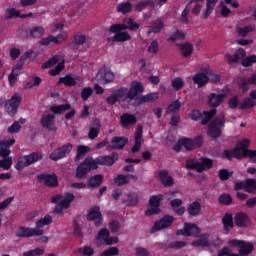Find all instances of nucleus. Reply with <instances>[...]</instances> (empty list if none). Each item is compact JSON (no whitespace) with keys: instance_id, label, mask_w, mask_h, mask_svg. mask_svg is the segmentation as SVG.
I'll return each mask as SVG.
<instances>
[{"instance_id":"obj_1","label":"nucleus","mask_w":256,"mask_h":256,"mask_svg":"<svg viewBox=\"0 0 256 256\" xmlns=\"http://www.w3.org/2000/svg\"><path fill=\"white\" fill-rule=\"evenodd\" d=\"M12 145H15L14 138L0 141V157H3V159L0 160V168L4 169V171H9L11 165H13V158L9 157V155H11L9 147Z\"/></svg>"},{"instance_id":"obj_2","label":"nucleus","mask_w":256,"mask_h":256,"mask_svg":"<svg viewBox=\"0 0 256 256\" xmlns=\"http://www.w3.org/2000/svg\"><path fill=\"white\" fill-rule=\"evenodd\" d=\"M75 201L73 193H66L64 196L56 195L51 198V203H55L54 213H63L65 209L71 207V203Z\"/></svg>"},{"instance_id":"obj_3","label":"nucleus","mask_w":256,"mask_h":256,"mask_svg":"<svg viewBox=\"0 0 256 256\" xmlns=\"http://www.w3.org/2000/svg\"><path fill=\"white\" fill-rule=\"evenodd\" d=\"M211 167H213V160L209 158L188 159L186 161V169H196L197 173H203L205 169H211Z\"/></svg>"},{"instance_id":"obj_4","label":"nucleus","mask_w":256,"mask_h":256,"mask_svg":"<svg viewBox=\"0 0 256 256\" xmlns=\"http://www.w3.org/2000/svg\"><path fill=\"white\" fill-rule=\"evenodd\" d=\"M223 127H225V114H220L209 125V137H212V139H217V137H221Z\"/></svg>"},{"instance_id":"obj_5","label":"nucleus","mask_w":256,"mask_h":256,"mask_svg":"<svg viewBox=\"0 0 256 256\" xmlns=\"http://www.w3.org/2000/svg\"><path fill=\"white\" fill-rule=\"evenodd\" d=\"M41 159H43V154L41 153H32L30 155L22 156L18 158V163L16 164L15 169L21 171L22 169H25V167H29V165L41 161Z\"/></svg>"},{"instance_id":"obj_6","label":"nucleus","mask_w":256,"mask_h":256,"mask_svg":"<svg viewBox=\"0 0 256 256\" xmlns=\"http://www.w3.org/2000/svg\"><path fill=\"white\" fill-rule=\"evenodd\" d=\"M126 29H129V31H137L139 29V24L135 22L134 19L128 18L124 20L123 24H113L108 28V31H126Z\"/></svg>"},{"instance_id":"obj_7","label":"nucleus","mask_w":256,"mask_h":256,"mask_svg":"<svg viewBox=\"0 0 256 256\" xmlns=\"http://www.w3.org/2000/svg\"><path fill=\"white\" fill-rule=\"evenodd\" d=\"M19 105H21V96L15 94L10 100L5 103L4 108L8 115H10V117H13L17 114V109H19Z\"/></svg>"},{"instance_id":"obj_8","label":"nucleus","mask_w":256,"mask_h":256,"mask_svg":"<svg viewBox=\"0 0 256 256\" xmlns=\"http://www.w3.org/2000/svg\"><path fill=\"white\" fill-rule=\"evenodd\" d=\"M31 54V52H26L24 55L21 56L18 64L13 68L11 74L8 77L10 85H15V81H17V77H19V71L23 69V61L29 59V57H31Z\"/></svg>"},{"instance_id":"obj_9","label":"nucleus","mask_w":256,"mask_h":256,"mask_svg":"<svg viewBox=\"0 0 256 256\" xmlns=\"http://www.w3.org/2000/svg\"><path fill=\"white\" fill-rule=\"evenodd\" d=\"M161 201H163V195L152 196L149 200V209L145 211V215H147V217H151V215H157V213L161 211L159 209Z\"/></svg>"},{"instance_id":"obj_10","label":"nucleus","mask_w":256,"mask_h":256,"mask_svg":"<svg viewBox=\"0 0 256 256\" xmlns=\"http://www.w3.org/2000/svg\"><path fill=\"white\" fill-rule=\"evenodd\" d=\"M175 218L173 216L166 215L161 220H158L154 223L151 233H157V231H162V229H167L173 225Z\"/></svg>"},{"instance_id":"obj_11","label":"nucleus","mask_w":256,"mask_h":256,"mask_svg":"<svg viewBox=\"0 0 256 256\" xmlns=\"http://www.w3.org/2000/svg\"><path fill=\"white\" fill-rule=\"evenodd\" d=\"M43 235L45 231L27 227H20L16 232V237H43Z\"/></svg>"},{"instance_id":"obj_12","label":"nucleus","mask_w":256,"mask_h":256,"mask_svg":"<svg viewBox=\"0 0 256 256\" xmlns=\"http://www.w3.org/2000/svg\"><path fill=\"white\" fill-rule=\"evenodd\" d=\"M234 189L239 191L243 189L246 193H255L256 181L253 179H247L246 181H236Z\"/></svg>"},{"instance_id":"obj_13","label":"nucleus","mask_w":256,"mask_h":256,"mask_svg":"<svg viewBox=\"0 0 256 256\" xmlns=\"http://www.w3.org/2000/svg\"><path fill=\"white\" fill-rule=\"evenodd\" d=\"M40 125L48 131H57V125H55V115L51 113L42 115Z\"/></svg>"},{"instance_id":"obj_14","label":"nucleus","mask_w":256,"mask_h":256,"mask_svg":"<svg viewBox=\"0 0 256 256\" xmlns=\"http://www.w3.org/2000/svg\"><path fill=\"white\" fill-rule=\"evenodd\" d=\"M72 149H73V145H71L69 143L65 144L61 148L54 150L50 154V159H52V161H57L59 159H63V157H65L66 155H69V153H71Z\"/></svg>"},{"instance_id":"obj_15","label":"nucleus","mask_w":256,"mask_h":256,"mask_svg":"<svg viewBox=\"0 0 256 256\" xmlns=\"http://www.w3.org/2000/svg\"><path fill=\"white\" fill-rule=\"evenodd\" d=\"M114 33L113 37H108L107 41H113L114 43H125V41H131V35L128 34V32H125L123 30L118 31H109L106 33Z\"/></svg>"},{"instance_id":"obj_16","label":"nucleus","mask_w":256,"mask_h":256,"mask_svg":"<svg viewBox=\"0 0 256 256\" xmlns=\"http://www.w3.org/2000/svg\"><path fill=\"white\" fill-rule=\"evenodd\" d=\"M97 79L102 85H107L115 81V74L111 70L102 69L97 73Z\"/></svg>"},{"instance_id":"obj_17","label":"nucleus","mask_w":256,"mask_h":256,"mask_svg":"<svg viewBox=\"0 0 256 256\" xmlns=\"http://www.w3.org/2000/svg\"><path fill=\"white\" fill-rule=\"evenodd\" d=\"M88 221H94L96 226L101 225L103 222V216L101 215V210L98 206H93L90 208L88 215H87Z\"/></svg>"},{"instance_id":"obj_18","label":"nucleus","mask_w":256,"mask_h":256,"mask_svg":"<svg viewBox=\"0 0 256 256\" xmlns=\"http://www.w3.org/2000/svg\"><path fill=\"white\" fill-rule=\"evenodd\" d=\"M40 183L46 185V187H57L59 185V181L57 180V176L52 174H41L38 176Z\"/></svg>"},{"instance_id":"obj_19","label":"nucleus","mask_w":256,"mask_h":256,"mask_svg":"<svg viewBox=\"0 0 256 256\" xmlns=\"http://www.w3.org/2000/svg\"><path fill=\"white\" fill-rule=\"evenodd\" d=\"M17 17H20L21 19H27V17H33V13H28V14H22L21 15V11L15 9V8H7L5 10V14H4V19H15Z\"/></svg>"},{"instance_id":"obj_20","label":"nucleus","mask_w":256,"mask_h":256,"mask_svg":"<svg viewBox=\"0 0 256 256\" xmlns=\"http://www.w3.org/2000/svg\"><path fill=\"white\" fill-rule=\"evenodd\" d=\"M143 91V84L141 82L134 81L131 83L130 89L128 90L127 98L133 101L137 95Z\"/></svg>"},{"instance_id":"obj_21","label":"nucleus","mask_w":256,"mask_h":256,"mask_svg":"<svg viewBox=\"0 0 256 256\" xmlns=\"http://www.w3.org/2000/svg\"><path fill=\"white\" fill-rule=\"evenodd\" d=\"M238 85L243 93H247L249 85H256V74H252L249 78H239Z\"/></svg>"},{"instance_id":"obj_22","label":"nucleus","mask_w":256,"mask_h":256,"mask_svg":"<svg viewBox=\"0 0 256 256\" xmlns=\"http://www.w3.org/2000/svg\"><path fill=\"white\" fill-rule=\"evenodd\" d=\"M246 151L247 149H242L237 146V148L232 151L225 150L223 157H226V159H233V157L236 159H243V157H245Z\"/></svg>"},{"instance_id":"obj_23","label":"nucleus","mask_w":256,"mask_h":256,"mask_svg":"<svg viewBox=\"0 0 256 256\" xmlns=\"http://www.w3.org/2000/svg\"><path fill=\"white\" fill-rule=\"evenodd\" d=\"M245 55H247L245 49L240 48L235 52L234 55L226 54L225 58L228 61V63H239V61L242 62L243 59H245Z\"/></svg>"},{"instance_id":"obj_24","label":"nucleus","mask_w":256,"mask_h":256,"mask_svg":"<svg viewBox=\"0 0 256 256\" xmlns=\"http://www.w3.org/2000/svg\"><path fill=\"white\" fill-rule=\"evenodd\" d=\"M178 235H186V237L199 235V227L195 224H185L184 229L178 231Z\"/></svg>"},{"instance_id":"obj_25","label":"nucleus","mask_w":256,"mask_h":256,"mask_svg":"<svg viewBox=\"0 0 256 256\" xmlns=\"http://www.w3.org/2000/svg\"><path fill=\"white\" fill-rule=\"evenodd\" d=\"M178 49H179L181 55L185 58L191 57V55H193V51H195V49L193 48V44H191L189 42L179 44Z\"/></svg>"},{"instance_id":"obj_26","label":"nucleus","mask_w":256,"mask_h":256,"mask_svg":"<svg viewBox=\"0 0 256 256\" xmlns=\"http://www.w3.org/2000/svg\"><path fill=\"white\" fill-rule=\"evenodd\" d=\"M234 223L237 225V227H249V216L243 212H240L235 215Z\"/></svg>"},{"instance_id":"obj_27","label":"nucleus","mask_w":256,"mask_h":256,"mask_svg":"<svg viewBox=\"0 0 256 256\" xmlns=\"http://www.w3.org/2000/svg\"><path fill=\"white\" fill-rule=\"evenodd\" d=\"M223 99H225V94L212 93L208 97V105L210 107H219L223 103Z\"/></svg>"},{"instance_id":"obj_28","label":"nucleus","mask_w":256,"mask_h":256,"mask_svg":"<svg viewBox=\"0 0 256 256\" xmlns=\"http://www.w3.org/2000/svg\"><path fill=\"white\" fill-rule=\"evenodd\" d=\"M143 137V127L138 125L135 132V145L132 147V153H137L141 149V139Z\"/></svg>"},{"instance_id":"obj_29","label":"nucleus","mask_w":256,"mask_h":256,"mask_svg":"<svg viewBox=\"0 0 256 256\" xmlns=\"http://www.w3.org/2000/svg\"><path fill=\"white\" fill-rule=\"evenodd\" d=\"M77 81H80L79 85H83V79L81 78H73L72 76H65L60 78L59 83H63V85H66V87H73L77 85Z\"/></svg>"},{"instance_id":"obj_30","label":"nucleus","mask_w":256,"mask_h":256,"mask_svg":"<svg viewBox=\"0 0 256 256\" xmlns=\"http://www.w3.org/2000/svg\"><path fill=\"white\" fill-rule=\"evenodd\" d=\"M99 131H101V121L94 120L92 122V126L89 129L88 137L89 139H95L99 135Z\"/></svg>"},{"instance_id":"obj_31","label":"nucleus","mask_w":256,"mask_h":256,"mask_svg":"<svg viewBox=\"0 0 256 256\" xmlns=\"http://www.w3.org/2000/svg\"><path fill=\"white\" fill-rule=\"evenodd\" d=\"M53 223V217L47 214L44 217L40 218L36 221V227L34 229H39V231H43V227H47Z\"/></svg>"},{"instance_id":"obj_32","label":"nucleus","mask_w":256,"mask_h":256,"mask_svg":"<svg viewBox=\"0 0 256 256\" xmlns=\"http://www.w3.org/2000/svg\"><path fill=\"white\" fill-rule=\"evenodd\" d=\"M119 159V156L117 154H113L110 156H100L98 157L99 165H106L108 167H111L115 161Z\"/></svg>"},{"instance_id":"obj_33","label":"nucleus","mask_w":256,"mask_h":256,"mask_svg":"<svg viewBox=\"0 0 256 256\" xmlns=\"http://www.w3.org/2000/svg\"><path fill=\"white\" fill-rule=\"evenodd\" d=\"M254 31H256V27L253 24L236 28L238 37H247L249 33H253Z\"/></svg>"},{"instance_id":"obj_34","label":"nucleus","mask_w":256,"mask_h":256,"mask_svg":"<svg viewBox=\"0 0 256 256\" xmlns=\"http://www.w3.org/2000/svg\"><path fill=\"white\" fill-rule=\"evenodd\" d=\"M210 242L209 234H203L197 241L192 242V247H209Z\"/></svg>"},{"instance_id":"obj_35","label":"nucleus","mask_w":256,"mask_h":256,"mask_svg":"<svg viewBox=\"0 0 256 256\" xmlns=\"http://www.w3.org/2000/svg\"><path fill=\"white\" fill-rule=\"evenodd\" d=\"M120 121L123 127H129V125H135L137 123V117L133 114H123Z\"/></svg>"},{"instance_id":"obj_36","label":"nucleus","mask_w":256,"mask_h":256,"mask_svg":"<svg viewBox=\"0 0 256 256\" xmlns=\"http://www.w3.org/2000/svg\"><path fill=\"white\" fill-rule=\"evenodd\" d=\"M170 205L177 215H183L185 213V207L181 206L183 205L182 199H174L170 202Z\"/></svg>"},{"instance_id":"obj_37","label":"nucleus","mask_w":256,"mask_h":256,"mask_svg":"<svg viewBox=\"0 0 256 256\" xmlns=\"http://www.w3.org/2000/svg\"><path fill=\"white\" fill-rule=\"evenodd\" d=\"M122 203H125L128 207H134L139 203V196L136 193H130L123 198Z\"/></svg>"},{"instance_id":"obj_38","label":"nucleus","mask_w":256,"mask_h":256,"mask_svg":"<svg viewBox=\"0 0 256 256\" xmlns=\"http://www.w3.org/2000/svg\"><path fill=\"white\" fill-rule=\"evenodd\" d=\"M218 2L219 0H206V8L203 12V19H207L209 15L213 13L215 10V5H217Z\"/></svg>"},{"instance_id":"obj_39","label":"nucleus","mask_w":256,"mask_h":256,"mask_svg":"<svg viewBox=\"0 0 256 256\" xmlns=\"http://www.w3.org/2000/svg\"><path fill=\"white\" fill-rule=\"evenodd\" d=\"M27 33L30 37L38 39L39 37H43V35H45V28H43V26H34L30 28Z\"/></svg>"},{"instance_id":"obj_40","label":"nucleus","mask_w":256,"mask_h":256,"mask_svg":"<svg viewBox=\"0 0 256 256\" xmlns=\"http://www.w3.org/2000/svg\"><path fill=\"white\" fill-rule=\"evenodd\" d=\"M180 145H183L186 151H193L195 147H201V143H197L189 138H183L180 140Z\"/></svg>"},{"instance_id":"obj_41","label":"nucleus","mask_w":256,"mask_h":256,"mask_svg":"<svg viewBox=\"0 0 256 256\" xmlns=\"http://www.w3.org/2000/svg\"><path fill=\"white\" fill-rule=\"evenodd\" d=\"M159 177L164 187H171L174 183L173 177L169 176V173H167V171H160Z\"/></svg>"},{"instance_id":"obj_42","label":"nucleus","mask_w":256,"mask_h":256,"mask_svg":"<svg viewBox=\"0 0 256 256\" xmlns=\"http://www.w3.org/2000/svg\"><path fill=\"white\" fill-rule=\"evenodd\" d=\"M193 81L199 87H203V85H207V83H209V76L205 73H198L193 77Z\"/></svg>"},{"instance_id":"obj_43","label":"nucleus","mask_w":256,"mask_h":256,"mask_svg":"<svg viewBox=\"0 0 256 256\" xmlns=\"http://www.w3.org/2000/svg\"><path fill=\"white\" fill-rule=\"evenodd\" d=\"M69 38V34L67 32H61L57 36L50 35V43H54V45H61V43H65V40Z\"/></svg>"},{"instance_id":"obj_44","label":"nucleus","mask_w":256,"mask_h":256,"mask_svg":"<svg viewBox=\"0 0 256 256\" xmlns=\"http://www.w3.org/2000/svg\"><path fill=\"white\" fill-rule=\"evenodd\" d=\"M159 99V93L153 92L139 98V103H155Z\"/></svg>"},{"instance_id":"obj_45","label":"nucleus","mask_w":256,"mask_h":256,"mask_svg":"<svg viewBox=\"0 0 256 256\" xmlns=\"http://www.w3.org/2000/svg\"><path fill=\"white\" fill-rule=\"evenodd\" d=\"M87 167L88 171H92L93 169H97L99 167V158L88 157L83 162Z\"/></svg>"},{"instance_id":"obj_46","label":"nucleus","mask_w":256,"mask_h":256,"mask_svg":"<svg viewBox=\"0 0 256 256\" xmlns=\"http://www.w3.org/2000/svg\"><path fill=\"white\" fill-rule=\"evenodd\" d=\"M154 5L155 2H153V0H143L135 4L134 9L140 13V11H143V9H147V7H153Z\"/></svg>"},{"instance_id":"obj_47","label":"nucleus","mask_w":256,"mask_h":256,"mask_svg":"<svg viewBox=\"0 0 256 256\" xmlns=\"http://www.w3.org/2000/svg\"><path fill=\"white\" fill-rule=\"evenodd\" d=\"M127 145V139L123 137H115L112 139V149H123Z\"/></svg>"},{"instance_id":"obj_48","label":"nucleus","mask_w":256,"mask_h":256,"mask_svg":"<svg viewBox=\"0 0 256 256\" xmlns=\"http://www.w3.org/2000/svg\"><path fill=\"white\" fill-rule=\"evenodd\" d=\"M253 251V243L245 242L242 240V245L239 248V256L249 255Z\"/></svg>"},{"instance_id":"obj_49","label":"nucleus","mask_w":256,"mask_h":256,"mask_svg":"<svg viewBox=\"0 0 256 256\" xmlns=\"http://www.w3.org/2000/svg\"><path fill=\"white\" fill-rule=\"evenodd\" d=\"M108 239H109V230L102 229L99 231L96 241L97 243H99V245H103V243L107 244Z\"/></svg>"},{"instance_id":"obj_50","label":"nucleus","mask_w":256,"mask_h":256,"mask_svg":"<svg viewBox=\"0 0 256 256\" xmlns=\"http://www.w3.org/2000/svg\"><path fill=\"white\" fill-rule=\"evenodd\" d=\"M103 183V175L97 174L88 180L89 187H99Z\"/></svg>"},{"instance_id":"obj_51","label":"nucleus","mask_w":256,"mask_h":256,"mask_svg":"<svg viewBox=\"0 0 256 256\" xmlns=\"http://www.w3.org/2000/svg\"><path fill=\"white\" fill-rule=\"evenodd\" d=\"M222 223L224 225L225 231H231L233 228V215L226 214L222 219Z\"/></svg>"},{"instance_id":"obj_52","label":"nucleus","mask_w":256,"mask_h":256,"mask_svg":"<svg viewBox=\"0 0 256 256\" xmlns=\"http://www.w3.org/2000/svg\"><path fill=\"white\" fill-rule=\"evenodd\" d=\"M117 11H119V13H123V15H125V14L131 13V11H133V6L129 2H123L117 6Z\"/></svg>"},{"instance_id":"obj_53","label":"nucleus","mask_w":256,"mask_h":256,"mask_svg":"<svg viewBox=\"0 0 256 256\" xmlns=\"http://www.w3.org/2000/svg\"><path fill=\"white\" fill-rule=\"evenodd\" d=\"M216 114H217V110L216 109H212L210 111H205L204 114H203L201 123L203 125H207V123L209 121H211V119H213V117H215Z\"/></svg>"},{"instance_id":"obj_54","label":"nucleus","mask_w":256,"mask_h":256,"mask_svg":"<svg viewBox=\"0 0 256 256\" xmlns=\"http://www.w3.org/2000/svg\"><path fill=\"white\" fill-rule=\"evenodd\" d=\"M69 109H71L70 104H62V105H59V106H52L50 108L52 113H55L56 115L59 114V113H65V111H69Z\"/></svg>"},{"instance_id":"obj_55","label":"nucleus","mask_w":256,"mask_h":256,"mask_svg":"<svg viewBox=\"0 0 256 256\" xmlns=\"http://www.w3.org/2000/svg\"><path fill=\"white\" fill-rule=\"evenodd\" d=\"M89 171L90 170L85 166L84 162H82L76 170V177H78V179H83Z\"/></svg>"},{"instance_id":"obj_56","label":"nucleus","mask_w":256,"mask_h":256,"mask_svg":"<svg viewBox=\"0 0 256 256\" xmlns=\"http://www.w3.org/2000/svg\"><path fill=\"white\" fill-rule=\"evenodd\" d=\"M188 212L194 217L199 215V213H201V204H199V202H194L190 204V206L188 207Z\"/></svg>"},{"instance_id":"obj_57","label":"nucleus","mask_w":256,"mask_h":256,"mask_svg":"<svg viewBox=\"0 0 256 256\" xmlns=\"http://www.w3.org/2000/svg\"><path fill=\"white\" fill-rule=\"evenodd\" d=\"M114 94H116L118 101H125L126 99H128L127 98L128 89L125 87L119 88L114 92Z\"/></svg>"},{"instance_id":"obj_58","label":"nucleus","mask_w":256,"mask_h":256,"mask_svg":"<svg viewBox=\"0 0 256 256\" xmlns=\"http://www.w3.org/2000/svg\"><path fill=\"white\" fill-rule=\"evenodd\" d=\"M41 78L39 76H32L31 81L26 83V89H33V87H39L41 85Z\"/></svg>"},{"instance_id":"obj_59","label":"nucleus","mask_w":256,"mask_h":256,"mask_svg":"<svg viewBox=\"0 0 256 256\" xmlns=\"http://www.w3.org/2000/svg\"><path fill=\"white\" fill-rule=\"evenodd\" d=\"M256 103L253 101L251 98H246L244 99L240 104L239 108L240 109H253L255 107Z\"/></svg>"},{"instance_id":"obj_60","label":"nucleus","mask_w":256,"mask_h":256,"mask_svg":"<svg viewBox=\"0 0 256 256\" xmlns=\"http://www.w3.org/2000/svg\"><path fill=\"white\" fill-rule=\"evenodd\" d=\"M163 27H164L163 21L158 20L148 30L147 35H151V33H159V31H161V29H163Z\"/></svg>"},{"instance_id":"obj_61","label":"nucleus","mask_w":256,"mask_h":256,"mask_svg":"<svg viewBox=\"0 0 256 256\" xmlns=\"http://www.w3.org/2000/svg\"><path fill=\"white\" fill-rule=\"evenodd\" d=\"M179 109H181V102L179 100H176L168 106L167 113H177Z\"/></svg>"},{"instance_id":"obj_62","label":"nucleus","mask_w":256,"mask_h":256,"mask_svg":"<svg viewBox=\"0 0 256 256\" xmlns=\"http://www.w3.org/2000/svg\"><path fill=\"white\" fill-rule=\"evenodd\" d=\"M134 256H151V252L147 250V248H143L141 246H137L134 249Z\"/></svg>"},{"instance_id":"obj_63","label":"nucleus","mask_w":256,"mask_h":256,"mask_svg":"<svg viewBox=\"0 0 256 256\" xmlns=\"http://www.w3.org/2000/svg\"><path fill=\"white\" fill-rule=\"evenodd\" d=\"M45 253V249L43 248H36L34 250H29L23 253V256H41Z\"/></svg>"},{"instance_id":"obj_64","label":"nucleus","mask_w":256,"mask_h":256,"mask_svg":"<svg viewBox=\"0 0 256 256\" xmlns=\"http://www.w3.org/2000/svg\"><path fill=\"white\" fill-rule=\"evenodd\" d=\"M253 63H256V55L248 56L244 59H242V65L243 67H251Z\"/></svg>"}]
</instances>
